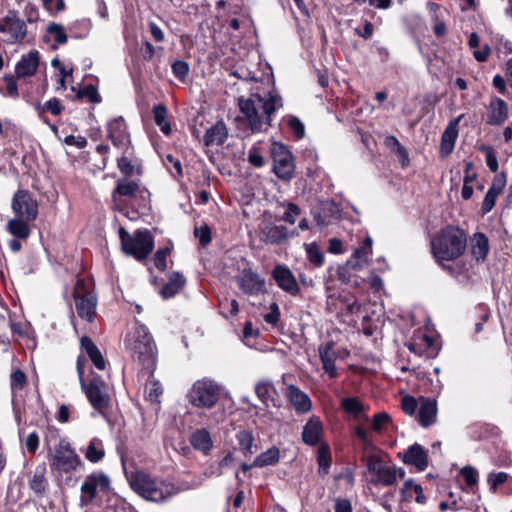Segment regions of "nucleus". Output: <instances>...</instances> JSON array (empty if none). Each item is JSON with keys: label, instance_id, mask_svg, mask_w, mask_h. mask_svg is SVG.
<instances>
[{"label": "nucleus", "instance_id": "f257e3e1", "mask_svg": "<svg viewBox=\"0 0 512 512\" xmlns=\"http://www.w3.org/2000/svg\"><path fill=\"white\" fill-rule=\"evenodd\" d=\"M280 107L281 97L274 92L265 96L253 94L248 99H239L240 111L248 120L252 132H260L269 127L271 115Z\"/></svg>", "mask_w": 512, "mask_h": 512}, {"label": "nucleus", "instance_id": "f03ea898", "mask_svg": "<svg viewBox=\"0 0 512 512\" xmlns=\"http://www.w3.org/2000/svg\"><path fill=\"white\" fill-rule=\"evenodd\" d=\"M466 242V236L462 230L447 226L431 241L433 256L437 261L454 260L463 254Z\"/></svg>", "mask_w": 512, "mask_h": 512}, {"label": "nucleus", "instance_id": "7ed1b4c3", "mask_svg": "<svg viewBox=\"0 0 512 512\" xmlns=\"http://www.w3.org/2000/svg\"><path fill=\"white\" fill-rule=\"evenodd\" d=\"M124 343L126 350L134 359L138 360L147 369H154L156 346L144 325L134 327L126 335Z\"/></svg>", "mask_w": 512, "mask_h": 512}, {"label": "nucleus", "instance_id": "20e7f679", "mask_svg": "<svg viewBox=\"0 0 512 512\" xmlns=\"http://www.w3.org/2000/svg\"><path fill=\"white\" fill-rule=\"evenodd\" d=\"M129 482L138 495L153 502H164L177 493L172 483L153 478L144 472L132 474Z\"/></svg>", "mask_w": 512, "mask_h": 512}, {"label": "nucleus", "instance_id": "39448f33", "mask_svg": "<svg viewBox=\"0 0 512 512\" xmlns=\"http://www.w3.org/2000/svg\"><path fill=\"white\" fill-rule=\"evenodd\" d=\"M76 369L80 386L88 398L91 406L100 414H103L110 404V397L106 383L100 377L96 376L90 380L89 384L85 383V361L81 356H79L77 359Z\"/></svg>", "mask_w": 512, "mask_h": 512}, {"label": "nucleus", "instance_id": "423d86ee", "mask_svg": "<svg viewBox=\"0 0 512 512\" xmlns=\"http://www.w3.org/2000/svg\"><path fill=\"white\" fill-rule=\"evenodd\" d=\"M221 393L222 387L216 381L203 378L192 384L186 398L193 407L211 409L218 402Z\"/></svg>", "mask_w": 512, "mask_h": 512}, {"label": "nucleus", "instance_id": "0eeeda50", "mask_svg": "<svg viewBox=\"0 0 512 512\" xmlns=\"http://www.w3.org/2000/svg\"><path fill=\"white\" fill-rule=\"evenodd\" d=\"M123 251L141 261L148 257L154 248V239L149 230H137L129 234L123 227L119 229Z\"/></svg>", "mask_w": 512, "mask_h": 512}, {"label": "nucleus", "instance_id": "6e6552de", "mask_svg": "<svg viewBox=\"0 0 512 512\" xmlns=\"http://www.w3.org/2000/svg\"><path fill=\"white\" fill-rule=\"evenodd\" d=\"M48 461L51 469L60 473H71L80 465L81 460L66 440H59L48 452Z\"/></svg>", "mask_w": 512, "mask_h": 512}, {"label": "nucleus", "instance_id": "1a4fd4ad", "mask_svg": "<svg viewBox=\"0 0 512 512\" xmlns=\"http://www.w3.org/2000/svg\"><path fill=\"white\" fill-rule=\"evenodd\" d=\"M367 470L373 475L372 483L383 486H392L398 479L405 476L403 468L394 465H386L376 454H371L366 459Z\"/></svg>", "mask_w": 512, "mask_h": 512}, {"label": "nucleus", "instance_id": "9d476101", "mask_svg": "<svg viewBox=\"0 0 512 512\" xmlns=\"http://www.w3.org/2000/svg\"><path fill=\"white\" fill-rule=\"evenodd\" d=\"M140 190L138 182L128 178H122L117 181L115 189L112 191V209L118 211L126 217L129 215V204Z\"/></svg>", "mask_w": 512, "mask_h": 512}, {"label": "nucleus", "instance_id": "9b49d317", "mask_svg": "<svg viewBox=\"0 0 512 512\" xmlns=\"http://www.w3.org/2000/svg\"><path fill=\"white\" fill-rule=\"evenodd\" d=\"M74 300L77 314L83 320L91 322L96 315L97 300L88 283L79 279L74 288Z\"/></svg>", "mask_w": 512, "mask_h": 512}, {"label": "nucleus", "instance_id": "f8f14e48", "mask_svg": "<svg viewBox=\"0 0 512 512\" xmlns=\"http://www.w3.org/2000/svg\"><path fill=\"white\" fill-rule=\"evenodd\" d=\"M271 154L275 174L283 180H290L294 173V162L291 152L283 144L274 142L271 146Z\"/></svg>", "mask_w": 512, "mask_h": 512}, {"label": "nucleus", "instance_id": "ddd939ff", "mask_svg": "<svg viewBox=\"0 0 512 512\" xmlns=\"http://www.w3.org/2000/svg\"><path fill=\"white\" fill-rule=\"evenodd\" d=\"M0 33L6 35L8 43H18L27 35L26 23L18 18L15 12L10 11L5 17L0 18Z\"/></svg>", "mask_w": 512, "mask_h": 512}, {"label": "nucleus", "instance_id": "4468645a", "mask_svg": "<svg viewBox=\"0 0 512 512\" xmlns=\"http://www.w3.org/2000/svg\"><path fill=\"white\" fill-rule=\"evenodd\" d=\"M11 207L17 217L26 220L33 221L38 215V203L26 190H19L15 193Z\"/></svg>", "mask_w": 512, "mask_h": 512}, {"label": "nucleus", "instance_id": "2eb2a0df", "mask_svg": "<svg viewBox=\"0 0 512 512\" xmlns=\"http://www.w3.org/2000/svg\"><path fill=\"white\" fill-rule=\"evenodd\" d=\"M108 138L113 145L126 152L130 145V133L127 130V125L122 117H116L107 123Z\"/></svg>", "mask_w": 512, "mask_h": 512}, {"label": "nucleus", "instance_id": "dca6fc26", "mask_svg": "<svg viewBox=\"0 0 512 512\" xmlns=\"http://www.w3.org/2000/svg\"><path fill=\"white\" fill-rule=\"evenodd\" d=\"M110 487V480L103 473L92 474L87 477L81 486L82 498L86 502L92 501L98 491L105 492Z\"/></svg>", "mask_w": 512, "mask_h": 512}, {"label": "nucleus", "instance_id": "f3484780", "mask_svg": "<svg viewBox=\"0 0 512 512\" xmlns=\"http://www.w3.org/2000/svg\"><path fill=\"white\" fill-rule=\"evenodd\" d=\"M487 117L486 123L491 126H500L508 119L509 107L508 104L499 97H491L489 104L486 107Z\"/></svg>", "mask_w": 512, "mask_h": 512}, {"label": "nucleus", "instance_id": "a211bd4d", "mask_svg": "<svg viewBox=\"0 0 512 512\" xmlns=\"http://www.w3.org/2000/svg\"><path fill=\"white\" fill-rule=\"evenodd\" d=\"M273 278L277 285L287 293L295 296L299 293V285L291 272V270L284 265H277L272 272Z\"/></svg>", "mask_w": 512, "mask_h": 512}, {"label": "nucleus", "instance_id": "6ab92c4d", "mask_svg": "<svg viewBox=\"0 0 512 512\" xmlns=\"http://www.w3.org/2000/svg\"><path fill=\"white\" fill-rule=\"evenodd\" d=\"M402 460L405 464L415 466L419 471H424L428 467L427 452L417 443L411 445L403 452Z\"/></svg>", "mask_w": 512, "mask_h": 512}, {"label": "nucleus", "instance_id": "aec40b11", "mask_svg": "<svg viewBox=\"0 0 512 512\" xmlns=\"http://www.w3.org/2000/svg\"><path fill=\"white\" fill-rule=\"evenodd\" d=\"M287 397L295 411L299 414L308 413L312 409L310 397L295 385L287 387Z\"/></svg>", "mask_w": 512, "mask_h": 512}, {"label": "nucleus", "instance_id": "412c9836", "mask_svg": "<svg viewBox=\"0 0 512 512\" xmlns=\"http://www.w3.org/2000/svg\"><path fill=\"white\" fill-rule=\"evenodd\" d=\"M319 356L322 362L324 371L332 378L337 376V369L335 361L338 358V353L335 350L334 343L328 342L319 347Z\"/></svg>", "mask_w": 512, "mask_h": 512}, {"label": "nucleus", "instance_id": "4be33fe9", "mask_svg": "<svg viewBox=\"0 0 512 512\" xmlns=\"http://www.w3.org/2000/svg\"><path fill=\"white\" fill-rule=\"evenodd\" d=\"M39 65V53L36 50L23 55L15 67V73L18 78L33 76Z\"/></svg>", "mask_w": 512, "mask_h": 512}, {"label": "nucleus", "instance_id": "5701e85b", "mask_svg": "<svg viewBox=\"0 0 512 512\" xmlns=\"http://www.w3.org/2000/svg\"><path fill=\"white\" fill-rule=\"evenodd\" d=\"M238 284L241 290L250 295H256L262 291L264 282L258 274L251 270H243L238 277Z\"/></svg>", "mask_w": 512, "mask_h": 512}, {"label": "nucleus", "instance_id": "b1692460", "mask_svg": "<svg viewBox=\"0 0 512 512\" xmlns=\"http://www.w3.org/2000/svg\"><path fill=\"white\" fill-rule=\"evenodd\" d=\"M260 239L269 244H279L286 240L287 229L272 223H265L260 227Z\"/></svg>", "mask_w": 512, "mask_h": 512}, {"label": "nucleus", "instance_id": "393cba45", "mask_svg": "<svg viewBox=\"0 0 512 512\" xmlns=\"http://www.w3.org/2000/svg\"><path fill=\"white\" fill-rule=\"evenodd\" d=\"M323 433L321 420L312 416L305 424L302 432V440L305 444L314 446L319 443Z\"/></svg>", "mask_w": 512, "mask_h": 512}, {"label": "nucleus", "instance_id": "a878e982", "mask_svg": "<svg viewBox=\"0 0 512 512\" xmlns=\"http://www.w3.org/2000/svg\"><path fill=\"white\" fill-rule=\"evenodd\" d=\"M462 116H459L447 126L441 137L440 151L442 156H448L454 149L458 137V124Z\"/></svg>", "mask_w": 512, "mask_h": 512}, {"label": "nucleus", "instance_id": "bb28decb", "mask_svg": "<svg viewBox=\"0 0 512 512\" xmlns=\"http://www.w3.org/2000/svg\"><path fill=\"white\" fill-rule=\"evenodd\" d=\"M313 213L317 224L325 226L329 224L331 218L336 217L340 213V210L334 201L327 200L321 202Z\"/></svg>", "mask_w": 512, "mask_h": 512}, {"label": "nucleus", "instance_id": "cd10ccee", "mask_svg": "<svg viewBox=\"0 0 512 512\" xmlns=\"http://www.w3.org/2000/svg\"><path fill=\"white\" fill-rule=\"evenodd\" d=\"M340 405L343 411L354 420H368V417L365 414V407L358 398L344 397L341 399Z\"/></svg>", "mask_w": 512, "mask_h": 512}, {"label": "nucleus", "instance_id": "c85d7f7f", "mask_svg": "<svg viewBox=\"0 0 512 512\" xmlns=\"http://www.w3.org/2000/svg\"><path fill=\"white\" fill-rule=\"evenodd\" d=\"M80 343L82 350L85 351L93 365L99 370H104L106 361L93 341L88 337H82Z\"/></svg>", "mask_w": 512, "mask_h": 512}, {"label": "nucleus", "instance_id": "c756f323", "mask_svg": "<svg viewBox=\"0 0 512 512\" xmlns=\"http://www.w3.org/2000/svg\"><path fill=\"white\" fill-rule=\"evenodd\" d=\"M373 240L370 236H366L363 246L356 249L349 260V264L354 269H362L368 262V256L372 253Z\"/></svg>", "mask_w": 512, "mask_h": 512}, {"label": "nucleus", "instance_id": "7c9ffc66", "mask_svg": "<svg viewBox=\"0 0 512 512\" xmlns=\"http://www.w3.org/2000/svg\"><path fill=\"white\" fill-rule=\"evenodd\" d=\"M419 423L423 427L431 426L437 417V405L436 401L431 399H426L422 402L419 408Z\"/></svg>", "mask_w": 512, "mask_h": 512}, {"label": "nucleus", "instance_id": "2f4dec72", "mask_svg": "<svg viewBox=\"0 0 512 512\" xmlns=\"http://www.w3.org/2000/svg\"><path fill=\"white\" fill-rule=\"evenodd\" d=\"M227 138V128L223 122H217L210 127L204 136L206 146L221 145Z\"/></svg>", "mask_w": 512, "mask_h": 512}, {"label": "nucleus", "instance_id": "473e14b6", "mask_svg": "<svg viewBox=\"0 0 512 512\" xmlns=\"http://www.w3.org/2000/svg\"><path fill=\"white\" fill-rule=\"evenodd\" d=\"M31 220H26L21 217H17L10 219L7 223V229L10 234L18 239H27L30 235V228L28 222Z\"/></svg>", "mask_w": 512, "mask_h": 512}, {"label": "nucleus", "instance_id": "72a5a7b5", "mask_svg": "<svg viewBox=\"0 0 512 512\" xmlns=\"http://www.w3.org/2000/svg\"><path fill=\"white\" fill-rule=\"evenodd\" d=\"M489 250L488 239L482 233H477L472 239L471 252L473 257L477 260H484Z\"/></svg>", "mask_w": 512, "mask_h": 512}, {"label": "nucleus", "instance_id": "f704fd0d", "mask_svg": "<svg viewBox=\"0 0 512 512\" xmlns=\"http://www.w3.org/2000/svg\"><path fill=\"white\" fill-rule=\"evenodd\" d=\"M191 445L200 451L207 452L212 448V439L206 429L195 431L190 439Z\"/></svg>", "mask_w": 512, "mask_h": 512}, {"label": "nucleus", "instance_id": "c9c22d12", "mask_svg": "<svg viewBox=\"0 0 512 512\" xmlns=\"http://www.w3.org/2000/svg\"><path fill=\"white\" fill-rule=\"evenodd\" d=\"M184 283L185 278L181 274H172L169 282L161 289L162 297L165 299L173 297L182 289Z\"/></svg>", "mask_w": 512, "mask_h": 512}, {"label": "nucleus", "instance_id": "e433bc0d", "mask_svg": "<svg viewBox=\"0 0 512 512\" xmlns=\"http://www.w3.org/2000/svg\"><path fill=\"white\" fill-rule=\"evenodd\" d=\"M280 458V451L276 446H273L265 452L258 455L252 463L254 467H265L278 463Z\"/></svg>", "mask_w": 512, "mask_h": 512}, {"label": "nucleus", "instance_id": "4c0bfd02", "mask_svg": "<svg viewBox=\"0 0 512 512\" xmlns=\"http://www.w3.org/2000/svg\"><path fill=\"white\" fill-rule=\"evenodd\" d=\"M168 110L165 105L158 104L153 108V117L157 126L165 135L171 134V125L167 120Z\"/></svg>", "mask_w": 512, "mask_h": 512}, {"label": "nucleus", "instance_id": "58836bf2", "mask_svg": "<svg viewBox=\"0 0 512 512\" xmlns=\"http://www.w3.org/2000/svg\"><path fill=\"white\" fill-rule=\"evenodd\" d=\"M104 455L105 451L102 440L93 438L85 451L86 459L92 463H97L103 459Z\"/></svg>", "mask_w": 512, "mask_h": 512}, {"label": "nucleus", "instance_id": "ea45409f", "mask_svg": "<svg viewBox=\"0 0 512 512\" xmlns=\"http://www.w3.org/2000/svg\"><path fill=\"white\" fill-rule=\"evenodd\" d=\"M162 393L163 388L159 381L155 379H150L147 381L145 385V398L147 401L154 404H159Z\"/></svg>", "mask_w": 512, "mask_h": 512}, {"label": "nucleus", "instance_id": "a19ab883", "mask_svg": "<svg viewBox=\"0 0 512 512\" xmlns=\"http://www.w3.org/2000/svg\"><path fill=\"white\" fill-rule=\"evenodd\" d=\"M236 439L238 441L240 450L244 455H251L255 452L254 437L250 431L241 430L237 433Z\"/></svg>", "mask_w": 512, "mask_h": 512}, {"label": "nucleus", "instance_id": "79ce46f5", "mask_svg": "<svg viewBox=\"0 0 512 512\" xmlns=\"http://www.w3.org/2000/svg\"><path fill=\"white\" fill-rule=\"evenodd\" d=\"M25 385L26 375L20 369L14 370L10 376V386L13 400L16 398L17 393L23 390Z\"/></svg>", "mask_w": 512, "mask_h": 512}, {"label": "nucleus", "instance_id": "37998d69", "mask_svg": "<svg viewBox=\"0 0 512 512\" xmlns=\"http://www.w3.org/2000/svg\"><path fill=\"white\" fill-rule=\"evenodd\" d=\"M46 32L57 44H65L68 40L66 30L61 24L50 23L46 28Z\"/></svg>", "mask_w": 512, "mask_h": 512}, {"label": "nucleus", "instance_id": "c03bdc74", "mask_svg": "<svg viewBox=\"0 0 512 512\" xmlns=\"http://www.w3.org/2000/svg\"><path fill=\"white\" fill-rule=\"evenodd\" d=\"M392 425L391 417L386 412H379L373 416L372 429L377 433L386 431L388 427Z\"/></svg>", "mask_w": 512, "mask_h": 512}, {"label": "nucleus", "instance_id": "a18cd8bd", "mask_svg": "<svg viewBox=\"0 0 512 512\" xmlns=\"http://www.w3.org/2000/svg\"><path fill=\"white\" fill-rule=\"evenodd\" d=\"M306 254L308 260L315 266L320 267L324 263V255L315 243L306 244Z\"/></svg>", "mask_w": 512, "mask_h": 512}, {"label": "nucleus", "instance_id": "49530a36", "mask_svg": "<svg viewBox=\"0 0 512 512\" xmlns=\"http://www.w3.org/2000/svg\"><path fill=\"white\" fill-rule=\"evenodd\" d=\"M286 122L291 132L298 139H302L305 136V126L299 118L296 116H287Z\"/></svg>", "mask_w": 512, "mask_h": 512}, {"label": "nucleus", "instance_id": "de8ad7c7", "mask_svg": "<svg viewBox=\"0 0 512 512\" xmlns=\"http://www.w3.org/2000/svg\"><path fill=\"white\" fill-rule=\"evenodd\" d=\"M460 474L464 478L466 485L470 487L477 485L479 473L476 468L472 466H464L460 470Z\"/></svg>", "mask_w": 512, "mask_h": 512}, {"label": "nucleus", "instance_id": "09e8293b", "mask_svg": "<svg viewBox=\"0 0 512 512\" xmlns=\"http://www.w3.org/2000/svg\"><path fill=\"white\" fill-rule=\"evenodd\" d=\"M59 440H63L60 437L59 430L55 427H47L45 436H44V443L47 447V451L50 452L51 449H53V446L58 443Z\"/></svg>", "mask_w": 512, "mask_h": 512}, {"label": "nucleus", "instance_id": "8fccbe9b", "mask_svg": "<svg viewBox=\"0 0 512 512\" xmlns=\"http://www.w3.org/2000/svg\"><path fill=\"white\" fill-rule=\"evenodd\" d=\"M480 151H482L485 154L486 164H487L488 168L492 172H496L498 170V160L494 153L493 148L490 146H487V145H482L480 147Z\"/></svg>", "mask_w": 512, "mask_h": 512}, {"label": "nucleus", "instance_id": "3c124183", "mask_svg": "<svg viewBox=\"0 0 512 512\" xmlns=\"http://www.w3.org/2000/svg\"><path fill=\"white\" fill-rule=\"evenodd\" d=\"M30 488L36 493H42L46 488V479L44 471H36L30 481Z\"/></svg>", "mask_w": 512, "mask_h": 512}, {"label": "nucleus", "instance_id": "603ef678", "mask_svg": "<svg viewBox=\"0 0 512 512\" xmlns=\"http://www.w3.org/2000/svg\"><path fill=\"white\" fill-rule=\"evenodd\" d=\"M273 385L270 382H259L255 386V392L262 403L266 404L270 398Z\"/></svg>", "mask_w": 512, "mask_h": 512}, {"label": "nucleus", "instance_id": "864d4df0", "mask_svg": "<svg viewBox=\"0 0 512 512\" xmlns=\"http://www.w3.org/2000/svg\"><path fill=\"white\" fill-rule=\"evenodd\" d=\"M319 472L326 474L330 466L329 449L327 446L320 447L318 451Z\"/></svg>", "mask_w": 512, "mask_h": 512}, {"label": "nucleus", "instance_id": "5fc2aeb1", "mask_svg": "<svg viewBox=\"0 0 512 512\" xmlns=\"http://www.w3.org/2000/svg\"><path fill=\"white\" fill-rule=\"evenodd\" d=\"M508 479V474L505 472L490 473L487 477V482L490 485V490L495 493L497 487L505 483Z\"/></svg>", "mask_w": 512, "mask_h": 512}, {"label": "nucleus", "instance_id": "6e6d98bb", "mask_svg": "<svg viewBox=\"0 0 512 512\" xmlns=\"http://www.w3.org/2000/svg\"><path fill=\"white\" fill-rule=\"evenodd\" d=\"M386 144L391 145L393 144L396 147V153L398 157L402 161V165H406L409 161L408 153L403 145L400 144V142L394 137L390 136L386 139Z\"/></svg>", "mask_w": 512, "mask_h": 512}, {"label": "nucleus", "instance_id": "4d7b16f0", "mask_svg": "<svg viewBox=\"0 0 512 512\" xmlns=\"http://www.w3.org/2000/svg\"><path fill=\"white\" fill-rule=\"evenodd\" d=\"M172 72L179 80H185L189 73V65L187 62L177 60L172 64Z\"/></svg>", "mask_w": 512, "mask_h": 512}, {"label": "nucleus", "instance_id": "13d9d810", "mask_svg": "<svg viewBox=\"0 0 512 512\" xmlns=\"http://www.w3.org/2000/svg\"><path fill=\"white\" fill-rule=\"evenodd\" d=\"M299 215L300 208L296 204L288 203L286 205V211L283 214L282 219L289 224H294Z\"/></svg>", "mask_w": 512, "mask_h": 512}, {"label": "nucleus", "instance_id": "bf43d9fd", "mask_svg": "<svg viewBox=\"0 0 512 512\" xmlns=\"http://www.w3.org/2000/svg\"><path fill=\"white\" fill-rule=\"evenodd\" d=\"M194 235L198 238L199 243L202 246H206L211 241V231L207 225H202L200 227H195Z\"/></svg>", "mask_w": 512, "mask_h": 512}, {"label": "nucleus", "instance_id": "052dcab7", "mask_svg": "<svg viewBox=\"0 0 512 512\" xmlns=\"http://www.w3.org/2000/svg\"><path fill=\"white\" fill-rule=\"evenodd\" d=\"M80 97H86L89 99L92 103H100L101 102V96L98 93V90L93 85H87L85 86L80 92Z\"/></svg>", "mask_w": 512, "mask_h": 512}, {"label": "nucleus", "instance_id": "680f3d73", "mask_svg": "<svg viewBox=\"0 0 512 512\" xmlns=\"http://www.w3.org/2000/svg\"><path fill=\"white\" fill-rule=\"evenodd\" d=\"M165 165L173 174L174 177H179L182 175V165L178 159H175L171 155H167L165 159Z\"/></svg>", "mask_w": 512, "mask_h": 512}, {"label": "nucleus", "instance_id": "e2e57ef3", "mask_svg": "<svg viewBox=\"0 0 512 512\" xmlns=\"http://www.w3.org/2000/svg\"><path fill=\"white\" fill-rule=\"evenodd\" d=\"M505 185H506V175L504 173H500L494 177L492 184L488 190L500 195L501 192L503 191Z\"/></svg>", "mask_w": 512, "mask_h": 512}, {"label": "nucleus", "instance_id": "0e129e2a", "mask_svg": "<svg viewBox=\"0 0 512 512\" xmlns=\"http://www.w3.org/2000/svg\"><path fill=\"white\" fill-rule=\"evenodd\" d=\"M248 161L251 165L255 167H262L264 165L263 157L259 151V149L253 146L248 152Z\"/></svg>", "mask_w": 512, "mask_h": 512}, {"label": "nucleus", "instance_id": "69168bd1", "mask_svg": "<svg viewBox=\"0 0 512 512\" xmlns=\"http://www.w3.org/2000/svg\"><path fill=\"white\" fill-rule=\"evenodd\" d=\"M498 196L499 195L496 193H493L489 190L487 191L484 201H483V204H482V213L483 214H487L493 209Z\"/></svg>", "mask_w": 512, "mask_h": 512}, {"label": "nucleus", "instance_id": "338daca9", "mask_svg": "<svg viewBox=\"0 0 512 512\" xmlns=\"http://www.w3.org/2000/svg\"><path fill=\"white\" fill-rule=\"evenodd\" d=\"M280 318L279 306L276 303L270 305V312L264 315V320L271 325H276Z\"/></svg>", "mask_w": 512, "mask_h": 512}, {"label": "nucleus", "instance_id": "774afa93", "mask_svg": "<svg viewBox=\"0 0 512 512\" xmlns=\"http://www.w3.org/2000/svg\"><path fill=\"white\" fill-rule=\"evenodd\" d=\"M39 442V436L36 432L28 434L24 441L26 449L31 453H35L37 451Z\"/></svg>", "mask_w": 512, "mask_h": 512}]
</instances>
